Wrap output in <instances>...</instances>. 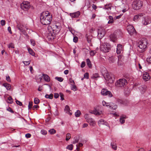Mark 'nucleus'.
Masks as SVG:
<instances>
[{"label":"nucleus","instance_id":"1","mask_svg":"<svg viewBox=\"0 0 151 151\" xmlns=\"http://www.w3.org/2000/svg\"><path fill=\"white\" fill-rule=\"evenodd\" d=\"M40 21L43 25H47L50 24L52 19V16L48 11L43 12L40 16Z\"/></svg>","mask_w":151,"mask_h":151},{"label":"nucleus","instance_id":"2","mask_svg":"<svg viewBox=\"0 0 151 151\" xmlns=\"http://www.w3.org/2000/svg\"><path fill=\"white\" fill-rule=\"evenodd\" d=\"M138 44V46L139 48V49L138 50V51L141 52H144L147 44L146 40L145 39L141 40L139 42Z\"/></svg>","mask_w":151,"mask_h":151},{"label":"nucleus","instance_id":"3","mask_svg":"<svg viewBox=\"0 0 151 151\" xmlns=\"http://www.w3.org/2000/svg\"><path fill=\"white\" fill-rule=\"evenodd\" d=\"M61 28L60 25H57L56 24L52 25V26H48V30L49 32H53L54 33L57 34L60 31Z\"/></svg>","mask_w":151,"mask_h":151},{"label":"nucleus","instance_id":"4","mask_svg":"<svg viewBox=\"0 0 151 151\" xmlns=\"http://www.w3.org/2000/svg\"><path fill=\"white\" fill-rule=\"evenodd\" d=\"M142 2L139 0H135L133 1L132 4L133 9L135 10H139L142 6Z\"/></svg>","mask_w":151,"mask_h":151},{"label":"nucleus","instance_id":"5","mask_svg":"<svg viewBox=\"0 0 151 151\" xmlns=\"http://www.w3.org/2000/svg\"><path fill=\"white\" fill-rule=\"evenodd\" d=\"M105 80L107 81V83L111 84L114 80V76L111 73L108 74L106 76L104 77Z\"/></svg>","mask_w":151,"mask_h":151},{"label":"nucleus","instance_id":"6","mask_svg":"<svg viewBox=\"0 0 151 151\" xmlns=\"http://www.w3.org/2000/svg\"><path fill=\"white\" fill-rule=\"evenodd\" d=\"M110 49L109 45L107 43L102 44L101 45L100 47L101 51L104 52H109Z\"/></svg>","mask_w":151,"mask_h":151},{"label":"nucleus","instance_id":"7","mask_svg":"<svg viewBox=\"0 0 151 151\" xmlns=\"http://www.w3.org/2000/svg\"><path fill=\"white\" fill-rule=\"evenodd\" d=\"M30 7V4L27 1L24 2L21 4V8L25 11H27Z\"/></svg>","mask_w":151,"mask_h":151},{"label":"nucleus","instance_id":"8","mask_svg":"<svg viewBox=\"0 0 151 151\" xmlns=\"http://www.w3.org/2000/svg\"><path fill=\"white\" fill-rule=\"evenodd\" d=\"M105 34L104 29L101 27H99L98 29V37L99 39H101Z\"/></svg>","mask_w":151,"mask_h":151},{"label":"nucleus","instance_id":"9","mask_svg":"<svg viewBox=\"0 0 151 151\" xmlns=\"http://www.w3.org/2000/svg\"><path fill=\"white\" fill-rule=\"evenodd\" d=\"M127 29L129 34L131 35L136 33V31L134 27L131 25H128L127 27Z\"/></svg>","mask_w":151,"mask_h":151},{"label":"nucleus","instance_id":"10","mask_svg":"<svg viewBox=\"0 0 151 151\" xmlns=\"http://www.w3.org/2000/svg\"><path fill=\"white\" fill-rule=\"evenodd\" d=\"M127 81L124 78L120 79L118 80L115 83V85H126Z\"/></svg>","mask_w":151,"mask_h":151},{"label":"nucleus","instance_id":"11","mask_svg":"<svg viewBox=\"0 0 151 151\" xmlns=\"http://www.w3.org/2000/svg\"><path fill=\"white\" fill-rule=\"evenodd\" d=\"M101 93V94L103 96L108 95L109 97H111L112 96V95L111 93L106 89H102Z\"/></svg>","mask_w":151,"mask_h":151},{"label":"nucleus","instance_id":"12","mask_svg":"<svg viewBox=\"0 0 151 151\" xmlns=\"http://www.w3.org/2000/svg\"><path fill=\"white\" fill-rule=\"evenodd\" d=\"M151 23V19L149 17L144 18L142 20V24L145 25H147Z\"/></svg>","mask_w":151,"mask_h":151},{"label":"nucleus","instance_id":"13","mask_svg":"<svg viewBox=\"0 0 151 151\" xmlns=\"http://www.w3.org/2000/svg\"><path fill=\"white\" fill-rule=\"evenodd\" d=\"M142 78L145 81H147L150 79L149 74L147 72L144 73L143 75Z\"/></svg>","mask_w":151,"mask_h":151},{"label":"nucleus","instance_id":"14","mask_svg":"<svg viewBox=\"0 0 151 151\" xmlns=\"http://www.w3.org/2000/svg\"><path fill=\"white\" fill-rule=\"evenodd\" d=\"M48 35L47 36V37L48 39H50L51 40H53L55 38V35L56 34H55L53 32H52L51 31V32L48 31Z\"/></svg>","mask_w":151,"mask_h":151},{"label":"nucleus","instance_id":"15","mask_svg":"<svg viewBox=\"0 0 151 151\" xmlns=\"http://www.w3.org/2000/svg\"><path fill=\"white\" fill-rule=\"evenodd\" d=\"M17 27L21 32H23V25L18 21H16Z\"/></svg>","mask_w":151,"mask_h":151},{"label":"nucleus","instance_id":"16","mask_svg":"<svg viewBox=\"0 0 151 151\" xmlns=\"http://www.w3.org/2000/svg\"><path fill=\"white\" fill-rule=\"evenodd\" d=\"M86 121L91 126H94L96 124L95 121L93 119L91 118L87 119Z\"/></svg>","mask_w":151,"mask_h":151},{"label":"nucleus","instance_id":"17","mask_svg":"<svg viewBox=\"0 0 151 151\" xmlns=\"http://www.w3.org/2000/svg\"><path fill=\"white\" fill-rule=\"evenodd\" d=\"M101 72L104 77L106 76L107 74L109 73L106 69L104 67L102 68Z\"/></svg>","mask_w":151,"mask_h":151},{"label":"nucleus","instance_id":"18","mask_svg":"<svg viewBox=\"0 0 151 151\" xmlns=\"http://www.w3.org/2000/svg\"><path fill=\"white\" fill-rule=\"evenodd\" d=\"M138 88L140 92L142 93H144L146 90L147 88L146 86H139Z\"/></svg>","mask_w":151,"mask_h":151},{"label":"nucleus","instance_id":"19","mask_svg":"<svg viewBox=\"0 0 151 151\" xmlns=\"http://www.w3.org/2000/svg\"><path fill=\"white\" fill-rule=\"evenodd\" d=\"M143 16V14L142 13H140L134 16L133 18V20L134 21H136L138 20L139 19H140V17Z\"/></svg>","mask_w":151,"mask_h":151},{"label":"nucleus","instance_id":"20","mask_svg":"<svg viewBox=\"0 0 151 151\" xmlns=\"http://www.w3.org/2000/svg\"><path fill=\"white\" fill-rule=\"evenodd\" d=\"M127 118L125 115H122L120 116L119 119V121L121 124H122L124 123L125 119Z\"/></svg>","mask_w":151,"mask_h":151},{"label":"nucleus","instance_id":"21","mask_svg":"<svg viewBox=\"0 0 151 151\" xmlns=\"http://www.w3.org/2000/svg\"><path fill=\"white\" fill-rule=\"evenodd\" d=\"M122 45L120 44H118L117 45V47L116 48V52L117 54H120L122 50Z\"/></svg>","mask_w":151,"mask_h":151},{"label":"nucleus","instance_id":"22","mask_svg":"<svg viewBox=\"0 0 151 151\" xmlns=\"http://www.w3.org/2000/svg\"><path fill=\"white\" fill-rule=\"evenodd\" d=\"M80 12L79 11H78L76 12L70 13V16L73 18H76L78 17L80 15Z\"/></svg>","mask_w":151,"mask_h":151},{"label":"nucleus","instance_id":"23","mask_svg":"<svg viewBox=\"0 0 151 151\" xmlns=\"http://www.w3.org/2000/svg\"><path fill=\"white\" fill-rule=\"evenodd\" d=\"M109 105L108 106H109L110 109H116L117 108V105L113 103H109Z\"/></svg>","mask_w":151,"mask_h":151},{"label":"nucleus","instance_id":"24","mask_svg":"<svg viewBox=\"0 0 151 151\" xmlns=\"http://www.w3.org/2000/svg\"><path fill=\"white\" fill-rule=\"evenodd\" d=\"M110 40L113 42H115L116 40V37L114 34L111 35L110 36Z\"/></svg>","mask_w":151,"mask_h":151},{"label":"nucleus","instance_id":"25","mask_svg":"<svg viewBox=\"0 0 151 151\" xmlns=\"http://www.w3.org/2000/svg\"><path fill=\"white\" fill-rule=\"evenodd\" d=\"M93 113L96 115H100L102 114V111L97 108H95L93 110Z\"/></svg>","mask_w":151,"mask_h":151},{"label":"nucleus","instance_id":"26","mask_svg":"<svg viewBox=\"0 0 151 151\" xmlns=\"http://www.w3.org/2000/svg\"><path fill=\"white\" fill-rule=\"evenodd\" d=\"M64 110L66 113L70 115H72V113L70 112V108L68 105H66L64 109Z\"/></svg>","mask_w":151,"mask_h":151},{"label":"nucleus","instance_id":"27","mask_svg":"<svg viewBox=\"0 0 151 151\" xmlns=\"http://www.w3.org/2000/svg\"><path fill=\"white\" fill-rule=\"evenodd\" d=\"M131 91L130 89H129V88L127 86L124 89V93L125 95H128L130 93Z\"/></svg>","mask_w":151,"mask_h":151},{"label":"nucleus","instance_id":"28","mask_svg":"<svg viewBox=\"0 0 151 151\" xmlns=\"http://www.w3.org/2000/svg\"><path fill=\"white\" fill-rule=\"evenodd\" d=\"M98 124L99 126L101 125H107V123L104 120L102 119H100L98 122Z\"/></svg>","mask_w":151,"mask_h":151},{"label":"nucleus","instance_id":"29","mask_svg":"<svg viewBox=\"0 0 151 151\" xmlns=\"http://www.w3.org/2000/svg\"><path fill=\"white\" fill-rule=\"evenodd\" d=\"M44 79L47 82L49 81L50 79L49 77L46 74H44L43 75Z\"/></svg>","mask_w":151,"mask_h":151},{"label":"nucleus","instance_id":"30","mask_svg":"<svg viewBox=\"0 0 151 151\" xmlns=\"http://www.w3.org/2000/svg\"><path fill=\"white\" fill-rule=\"evenodd\" d=\"M109 20L108 22V24H112L114 23V20L113 19V17L111 16H109Z\"/></svg>","mask_w":151,"mask_h":151},{"label":"nucleus","instance_id":"31","mask_svg":"<svg viewBox=\"0 0 151 151\" xmlns=\"http://www.w3.org/2000/svg\"><path fill=\"white\" fill-rule=\"evenodd\" d=\"M86 62L88 67L89 68H91L92 67V64L90 59L88 58L86 59Z\"/></svg>","mask_w":151,"mask_h":151},{"label":"nucleus","instance_id":"32","mask_svg":"<svg viewBox=\"0 0 151 151\" xmlns=\"http://www.w3.org/2000/svg\"><path fill=\"white\" fill-rule=\"evenodd\" d=\"M109 60L110 63H114L115 61L114 57L112 56L109 57Z\"/></svg>","mask_w":151,"mask_h":151},{"label":"nucleus","instance_id":"33","mask_svg":"<svg viewBox=\"0 0 151 151\" xmlns=\"http://www.w3.org/2000/svg\"><path fill=\"white\" fill-rule=\"evenodd\" d=\"M45 97L46 98L52 99L53 97V94L52 93H51L50 95L46 94Z\"/></svg>","mask_w":151,"mask_h":151},{"label":"nucleus","instance_id":"34","mask_svg":"<svg viewBox=\"0 0 151 151\" xmlns=\"http://www.w3.org/2000/svg\"><path fill=\"white\" fill-rule=\"evenodd\" d=\"M111 145L112 149L114 150H116L117 149V146L116 144H114V143H111Z\"/></svg>","mask_w":151,"mask_h":151},{"label":"nucleus","instance_id":"35","mask_svg":"<svg viewBox=\"0 0 151 151\" xmlns=\"http://www.w3.org/2000/svg\"><path fill=\"white\" fill-rule=\"evenodd\" d=\"M28 50L29 53L32 56H34L35 55L34 52H33V50L30 48H29L28 49Z\"/></svg>","mask_w":151,"mask_h":151},{"label":"nucleus","instance_id":"36","mask_svg":"<svg viewBox=\"0 0 151 151\" xmlns=\"http://www.w3.org/2000/svg\"><path fill=\"white\" fill-rule=\"evenodd\" d=\"M99 77V75L98 73H95L93 74L91 76V78L93 79H95Z\"/></svg>","mask_w":151,"mask_h":151},{"label":"nucleus","instance_id":"37","mask_svg":"<svg viewBox=\"0 0 151 151\" xmlns=\"http://www.w3.org/2000/svg\"><path fill=\"white\" fill-rule=\"evenodd\" d=\"M81 114V112L79 110H78L75 114V116L76 117H79Z\"/></svg>","mask_w":151,"mask_h":151},{"label":"nucleus","instance_id":"38","mask_svg":"<svg viewBox=\"0 0 151 151\" xmlns=\"http://www.w3.org/2000/svg\"><path fill=\"white\" fill-rule=\"evenodd\" d=\"M73 146L72 144L68 145L67 146L66 148L70 150H72L73 149Z\"/></svg>","mask_w":151,"mask_h":151},{"label":"nucleus","instance_id":"39","mask_svg":"<svg viewBox=\"0 0 151 151\" xmlns=\"http://www.w3.org/2000/svg\"><path fill=\"white\" fill-rule=\"evenodd\" d=\"M48 132L51 134H55L56 132V130L53 129L49 130Z\"/></svg>","mask_w":151,"mask_h":151},{"label":"nucleus","instance_id":"40","mask_svg":"<svg viewBox=\"0 0 151 151\" xmlns=\"http://www.w3.org/2000/svg\"><path fill=\"white\" fill-rule=\"evenodd\" d=\"M71 138V134L69 133H68L66 135V140L68 141Z\"/></svg>","mask_w":151,"mask_h":151},{"label":"nucleus","instance_id":"41","mask_svg":"<svg viewBox=\"0 0 151 151\" xmlns=\"http://www.w3.org/2000/svg\"><path fill=\"white\" fill-rule=\"evenodd\" d=\"M7 102L10 104H12L13 102L12 99L11 97H9L7 100Z\"/></svg>","mask_w":151,"mask_h":151},{"label":"nucleus","instance_id":"42","mask_svg":"<svg viewBox=\"0 0 151 151\" xmlns=\"http://www.w3.org/2000/svg\"><path fill=\"white\" fill-rule=\"evenodd\" d=\"M74 140L73 142V144H75L78 142L79 139L77 137H74Z\"/></svg>","mask_w":151,"mask_h":151},{"label":"nucleus","instance_id":"43","mask_svg":"<svg viewBox=\"0 0 151 151\" xmlns=\"http://www.w3.org/2000/svg\"><path fill=\"white\" fill-rule=\"evenodd\" d=\"M69 83L70 85H74L75 83L73 80L71 78H70L69 80Z\"/></svg>","mask_w":151,"mask_h":151},{"label":"nucleus","instance_id":"44","mask_svg":"<svg viewBox=\"0 0 151 151\" xmlns=\"http://www.w3.org/2000/svg\"><path fill=\"white\" fill-rule=\"evenodd\" d=\"M34 102L35 104H38L40 102V100L38 98H35L34 99Z\"/></svg>","mask_w":151,"mask_h":151},{"label":"nucleus","instance_id":"45","mask_svg":"<svg viewBox=\"0 0 151 151\" xmlns=\"http://www.w3.org/2000/svg\"><path fill=\"white\" fill-rule=\"evenodd\" d=\"M102 104L104 106H106L107 107H108L109 105V103H106L104 101H102Z\"/></svg>","mask_w":151,"mask_h":151},{"label":"nucleus","instance_id":"46","mask_svg":"<svg viewBox=\"0 0 151 151\" xmlns=\"http://www.w3.org/2000/svg\"><path fill=\"white\" fill-rule=\"evenodd\" d=\"M55 79L57 80L58 81L60 82H62L63 80V79L61 77H55Z\"/></svg>","mask_w":151,"mask_h":151},{"label":"nucleus","instance_id":"47","mask_svg":"<svg viewBox=\"0 0 151 151\" xmlns=\"http://www.w3.org/2000/svg\"><path fill=\"white\" fill-rule=\"evenodd\" d=\"M71 89L74 91L77 90V88L76 86H72L71 87Z\"/></svg>","mask_w":151,"mask_h":151},{"label":"nucleus","instance_id":"48","mask_svg":"<svg viewBox=\"0 0 151 151\" xmlns=\"http://www.w3.org/2000/svg\"><path fill=\"white\" fill-rule=\"evenodd\" d=\"M111 5L110 4H106L105 5V9H111Z\"/></svg>","mask_w":151,"mask_h":151},{"label":"nucleus","instance_id":"49","mask_svg":"<svg viewBox=\"0 0 151 151\" xmlns=\"http://www.w3.org/2000/svg\"><path fill=\"white\" fill-rule=\"evenodd\" d=\"M41 133L43 135H45L47 133V132L45 130L42 129L41 131Z\"/></svg>","mask_w":151,"mask_h":151},{"label":"nucleus","instance_id":"50","mask_svg":"<svg viewBox=\"0 0 151 151\" xmlns=\"http://www.w3.org/2000/svg\"><path fill=\"white\" fill-rule=\"evenodd\" d=\"M89 74L88 73H85L84 75V78L86 79L88 78Z\"/></svg>","mask_w":151,"mask_h":151},{"label":"nucleus","instance_id":"51","mask_svg":"<svg viewBox=\"0 0 151 151\" xmlns=\"http://www.w3.org/2000/svg\"><path fill=\"white\" fill-rule=\"evenodd\" d=\"M60 100L62 101L64 99V98H63L64 95L62 93H60Z\"/></svg>","mask_w":151,"mask_h":151},{"label":"nucleus","instance_id":"52","mask_svg":"<svg viewBox=\"0 0 151 151\" xmlns=\"http://www.w3.org/2000/svg\"><path fill=\"white\" fill-rule=\"evenodd\" d=\"M32 106V102H29V104H28V109H30L31 108Z\"/></svg>","mask_w":151,"mask_h":151},{"label":"nucleus","instance_id":"53","mask_svg":"<svg viewBox=\"0 0 151 151\" xmlns=\"http://www.w3.org/2000/svg\"><path fill=\"white\" fill-rule=\"evenodd\" d=\"M8 47L9 48H14V46L13 44L11 43L8 45Z\"/></svg>","mask_w":151,"mask_h":151},{"label":"nucleus","instance_id":"54","mask_svg":"<svg viewBox=\"0 0 151 151\" xmlns=\"http://www.w3.org/2000/svg\"><path fill=\"white\" fill-rule=\"evenodd\" d=\"M8 90H10L11 88V86H4Z\"/></svg>","mask_w":151,"mask_h":151},{"label":"nucleus","instance_id":"55","mask_svg":"<svg viewBox=\"0 0 151 151\" xmlns=\"http://www.w3.org/2000/svg\"><path fill=\"white\" fill-rule=\"evenodd\" d=\"M87 40L88 43H91V40L90 37L87 36Z\"/></svg>","mask_w":151,"mask_h":151},{"label":"nucleus","instance_id":"56","mask_svg":"<svg viewBox=\"0 0 151 151\" xmlns=\"http://www.w3.org/2000/svg\"><path fill=\"white\" fill-rule=\"evenodd\" d=\"M31 43L32 45L33 46H34L35 45V41L33 40H30Z\"/></svg>","mask_w":151,"mask_h":151},{"label":"nucleus","instance_id":"57","mask_svg":"<svg viewBox=\"0 0 151 151\" xmlns=\"http://www.w3.org/2000/svg\"><path fill=\"white\" fill-rule=\"evenodd\" d=\"M96 53L95 51H92L90 52V55L91 56H94Z\"/></svg>","mask_w":151,"mask_h":151},{"label":"nucleus","instance_id":"58","mask_svg":"<svg viewBox=\"0 0 151 151\" xmlns=\"http://www.w3.org/2000/svg\"><path fill=\"white\" fill-rule=\"evenodd\" d=\"M23 62L24 64L26 65H29L30 63V61H23Z\"/></svg>","mask_w":151,"mask_h":151},{"label":"nucleus","instance_id":"59","mask_svg":"<svg viewBox=\"0 0 151 151\" xmlns=\"http://www.w3.org/2000/svg\"><path fill=\"white\" fill-rule=\"evenodd\" d=\"M16 103L18 105H19V106H21L22 105V103L20 101L17 100L16 101Z\"/></svg>","mask_w":151,"mask_h":151},{"label":"nucleus","instance_id":"60","mask_svg":"<svg viewBox=\"0 0 151 151\" xmlns=\"http://www.w3.org/2000/svg\"><path fill=\"white\" fill-rule=\"evenodd\" d=\"M86 63L84 61H83L82 62L81 65V67L82 68H83L85 66Z\"/></svg>","mask_w":151,"mask_h":151},{"label":"nucleus","instance_id":"61","mask_svg":"<svg viewBox=\"0 0 151 151\" xmlns=\"http://www.w3.org/2000/svg\"><path fill=\"white\" fill-rule=\"evenodd\" d=\"M78 38L76 36L74 37L73 39V41L74 42H76L78 41Z\"/></svg>","mask_w":151,"mask_h":151},{"label":"nucleus","instance_id":"62","mask_svg":"<svg viewBox=\"0 0 151 151\" xmlns=\"http://www.w3.org/2000/svg\"><path fill=\"white\" fill-rule=\"evenodd\" d=\"M1 23L2 26H4L5 24V21L4 20H1Z\"/></svg>","mask_w":151,"mask_h":151},{"label":"nucleus","instance_id":"63","mask_svg":"<svg viewBox=\"0 0 151 151\" xmlns=\"http://www.w3.org/2000/svg\"><path fill=\"white\" fill-rule=\"evenodd\" d=\"M43 88L42 86H40L38 89V90L39 91H42Z\"/></svg>","mask_w":151,"mask_h":151},{"label":"nucleus","instance_id":"64","mask_svg":"<svg viewBox=\"0 0 151 151\" xmlns=\"http://www.w3.org/2000/svg\"><path fill=\"white\" fill-rule=\"evenodd\" d=\"M147 60L148 63H151V56L149 58H147Z\"/></svg>","mask_w":151,"mask_h":151}]
</instances>
